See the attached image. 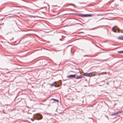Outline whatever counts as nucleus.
<instances>
[{"mask_svg":"<svg viewBox=\"0 0 123 123\" xmlns=\"http://www.w3.org/2000/svg\"><path fill=\"white\" fill-rule=\"evenodd\" d=\"M76 15L77 16H80V17H89V16H92L90 14H77V15Z\"/></svg>","mask_w":123,"mask_h":123,"instance_id":"nucleus-1","label":"nucleus"},{"mask_svg":"<svg viewBox=\"0 0 123 123\" xmlns=\"http://www.w3.org/2000/svg\"><path fill=\"white\" fill-rule=\"evenodd\" d=\"M84 75V76L87 77H91L93 76L92 73H85Z\"/></svg>","mask_w":123,"mask_h":123,"instance_id":"nucleus-2","label":"nucleus"},{"mask_svg":"<svg viewBox=\"0 0 123 123\" xmlns=\"http://www.w3.org/2000/svg\"><path fill=\"white\" fill-rule=\"evenodd\" d=\"M112 31H120L119 28L116 26H114L112 28Z\"/></svg>","mask_w":123,"mask_h":123,"instance_id":"nucleus-3","label":"nucleus"},{"mask_svg":"<svg viewBox=\"0 0 123 123\" xmlns=\"http://www.w3.org/2000/svg\"><path fill=\"white\" fill-rule=\"evenodd\" d=\"M76 75L75 74H74V75H70L68 76H67V78H75L76 77Z\"/></svg>","mask_w":123,"mask_h":123,"instance_id":"nucleus-4","label":"nucleus"},{"mask_svg":"<svg viewBox=\"0 0 123 123\" xmlns=\"http://www.w3.org/2000/svg\"><path fill=\"white\" fill-rule=\"evenodd\" d=\"M37 117H39V118H38V120L41 119L42 118H43L42 116L39 114H37Z\"/></svg>","mask_w":123,"mask_h":123,"instance_id":"nucleus-5","label":"nucleus"},{"mask_svg":"<svg viewBox=\"0 0 123 123\" xmlns=\"http://www.w3.org/2000/svg\"><path fill=\"white\" fill-rule=\"evenodd\" d=\"M83 77V76L81 75H80V76H77L76 77V79H79Z\"/></svg>","mask_w":123,"mask_h":123,"instance_id":"nucleus-6","label":"nucleus"},{"mask_svg":"<svg viewBox=\"0 0 123 123\" xmlns=\"http://www.w3.org/2000/svg\"><path fill=\"white\" fill-rule=\"evenodd\" d=\"M56 83V82H55L54 83H53V84H51L50 85H51V86H55L56 87V85H55V84Z\"/></svg>","mask_w":123,"mask_h":123,"instance_id":"nucleus-7","label":"nucleus"},{"mask_svg":"<svg viewBox=\"0 0 123 123\" xmlns=\"http://www.w3.org/2000/svg\"><path fill=\"white\" fill-rule=\"evenodd\" d=\"M118 38L119 39V40H123V36L120 37H118Z\"/></svg>","mask_w":123,"mask_h":123,"instance_id":"nucleus-8","label":"nucleus"},{"mask_svg":"<svg viewBox=\"0 0 123 123\" xmlns=\"http://www.w3.org/2000/svg\"><path fill=\"white\" fill-rule=\"evenodd\" d=\"M123 112V111H118L116 113V114H118L119 113H122Z\"/></svg>","mask_w":123,"mask_h":123,"instance_id":"nucleus-9","label":"nucleus"},{"mask_svg":"<svg viewBox=\"0 0 123 123\" xmlns=\"http://www.w3.org/2000/svg\"><path fill=\"white\" fill-rule=\"evenodd\" d=\"M52 99L53 100H54V101H56L57 102H59V100H58L55 99H54V98H52Z\"/></svg>","mask_w":123,"mask_h":123,"instance_id":"nucleus-10","label":"nucleus"},{"mask_svg":"<svg viewBox=\"0 0 123 123\" xmlns=\"http://www.w3.org/2000/svg\"><path fill=\"white\" fill-rule=\"evenodd\" d=\"M118 52L119 53H123V51H118Z\"/></svg>","mask_w":123,"mask_h":123,"instance_id":"nucleus-11","label":"nucleus"},{"mask_svg":"<svg viewBox=\"0 0 123 123\" xmlns=\"http://www.w3.org/2000/svg\"><path fill=\"white\" fill-rule=\"evenodd\" d=\"M106 14V13H103V14H101V15H105Z\"/></svg>","mask_w":123,"mask_h":123,"instance_id":"nucleus-12","label":"nucleus"},{"mask_svg":"<svg viewBox=\"0 0 123 123\" xmlns=\"http://www.w3.org/2000/svg\"><path fill=\"white\" fill-rule=\"evenodd\" d=\"M116 114V113H115L114 114H112V116H114V115H116V114Z\"/></svg>","mask_w":123,"mask_h":123,"instance_id":"nucleus-13","label":"nucleus"},{"mask_svg":"<svg viewBox=\"0 0 123 123\" xmlns=\"http://www.w3.org/2000/svg\"><path fill=\"white\" fill-rule=\"evenodd\" d=\"M31 120L32 121H34V120L33 118H31Z\"/></svg>","mask_w":123,"mask_h":123,"instance_id":"nucleus-14","label":"nucleus"},{"mask_svg":"<svg viewBox=\"0 0 123 123\" xmlns=\"http://www.w3.org/2000/svg\"><path fill=\"white\" fill-rule=\"evenodd\" d=\"M102 10H101L100 9V12H101V11Z\"/></svg>","mask_w":123,"mask_h":123,"instance_id":"nucleus-15","label":"nucleus"},{"mask_svg":"<svg viewBox=\"0 0 123 123\" xmlns=\"http://www.w3.org/2000/svg\"><path fill=\"white\" fill-rule=\"evenodd\" d=\"M105 30H106V28H105Z\"/></svg>","mask_w":123,"mask_h":123,"instance_id":"nucleus-16","label":"nucleus"},{"mask_svg":"<svg viewBox=\"0 0 123 123\" xmlns=\"http://www.w3.org/2000/svg\"><path fill=\"white\" fill-rule=\"evenodd\" d=\"M81 33H83V32H81Z\"/></svg>","mask_w":123,"mask_h":123,"instance_id":"nucleus-17","label":"nucleus"},{"mask_svg":"<svg viewBox=\"0 0 123 123\" xmlns=\"http://www.w3.org/2000/svg\"><path fill=\"white\" fill-rule=\"evenodd\" d=\"M114 31L115 32H116V31Z\"/></svg>","mask_w":123,"mask_h":123,"instance_id":"nucleus-18","label":"nucleus"},{"mask_svg":"<svg viewBox=\"0 0 123 123\" xmlns=\"http://www.w3.org/2000/svg\"><path fill=\"white\" fill-rule=\"evenodd\" d=\"M102 19H100V20H102Z\"/></svg>","mask_w":123,"mask_h":123,"instance_id":"nucleus-19","label":"nucleus"}]
</instances>
